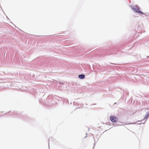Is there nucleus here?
I'll list each match as a JSON object with an SVG mask.
<instances>
[{
  "label": "nucleus",
  "mask_w": 149,
  "mask_h": 149,
  "mask_svg": "<svg viewBox=\"0 0 149 149\" xmlns=\"http://www.w3.org/2000/svg\"><path fill=\"white\" fill-rule=\"evenodd\" d=\"M109 119L111 122L113 123L116 122L118 120L117 118L114 116H110V117Z\"/></svg>",
  "instance_id": "obj_1"
},
{
  "label": "nucleus",
  "mask_w": 149,
  "mask_h": 149,
  "mask_svg": "<svg viewBox=\"0 0 149 149\" xmlns=\"http://www.w3.org/2000/svg\"><path fill=\"white\" fill-rule=\"evenodd\" d=\"M132 9L133 10L136 12L143 14V13L142 12L139 10V9L138 7H136L135 8H133Z\"/></svg>",
  "instance_id": "obj_2"
},
{
  "label": "nucleus",
  "mask_w": 149,
  "mask_h": 149,
  "mask_svg": "<svg viewBox=\"0 0 149 149\" xmlns=\"http://www.w3.org/2000/svg\"><path fill=\"white\" fill-rule=\"evenodd\" d=\"M85 75L82 74L79 75L78 76L79 78L81 79H84L85 78Z\"/></svg>",
  "instance_id": "obj_3"
}]
</instances>
